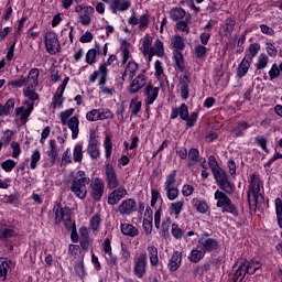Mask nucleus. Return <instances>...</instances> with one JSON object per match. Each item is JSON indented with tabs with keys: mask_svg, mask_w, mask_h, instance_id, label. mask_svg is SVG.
Listing matches in <instances>:
<instances>
[{
	"mask_svg": "<svg viewBox=\"0 0 282 282\" xmlns=\"http://www.w3.org/2000/svg\"><path fill=\"white\" fill-rule=\"evenodd\" d=\"M39 76V68H32L26 77L20 76L18 79L9 82V87H11V89H21V87H24L23 96L28 98V100L35 102V100H39V94L36 93Z\"/></svg>",
	"mask_w": 282,
	"mask_h": 282,
	"instance_id": "nucleus-1",
	"label": "nucleus"
},
{
	"mask_svg": "<svg viewBox=\"0 0 282 282\" xmlns=\"http://www.w3.org/2000/svg\"><path fill=\"white\" fill-rule=\"evenodd\" d=\"M91 178L87 176L85 171H78L70 183V191L78 197L85 199L87 197V186H89Z\"/></svg>",
	"mask_w": 282,
	"mask_h": 282,
	"instance_id": "nucleus-2",
	"label": "nucleus"
},
{
	"mask_svg": "<svg viewBox=\"0 0 282 282\" xmlns=\"http://www.w3.org/2000/svg\"><path fill=\"white\" fill-rule=\"evenodd\" d=\"M261 178H259V176L256 174H251L248 191L249 206H257L259 202H263V195H261Z\"/></svg>",
	"mask_w": 282,
	"mask_h": 282,
	"instance_id": "nucleus-3",
	"label": "nucleus"
},
{
	"mask_svg": "<svg viewBox=\"0 0 282 282\" xmlns=\"http://www.w3.org/2000/svg\"><path fill=\"white\" fill-rule=\"evenodd\" d=\"M177 116H180V118L186 122L187 127H195V123L197 122L198 118L197 112H192L191 115H188V106H186V104H182L178 108H172V120H175Z\"/></svg>",
	"mask_w": 282,
	"mask_h": 282,
	"instance_id": "nucleus-4",
	"label": "nucleus"
},
{
	"mask_svg": "<svg viewBox=\"0 0 282 282\" xmlns=\"http://www.w3.org/2000/svg\"><path fill=\"white\" fill-rule=\"evenodd\" d=\"M214 198L216 199L217 208H221L223 213H230V215H239L237 212V207L232 204V200L226 193L217 189L214 194Z\"/></svg>",
	"mask_w": 282,
	"mask_h": 282,
	"instance_id": "nucleus-5",
	"label": "nucleus"
},
{
	"mask_svg": "<svg viewBox=\"0 0 282 282\" xmlns=\"http://www.w3.org/2000/svg\"><path fill=\"white\" fill-rule=\"evenodd\" d=\"M105 181L95 177L89 183V195L94 202H100L105 195Z\"/></svg>",
	"mask_w": 282,
	"mask_h": 282,
	"instance_id": "nucleus-6",
	"label": "nucleus"
},
{
	"mask_svg": "<svg viewBox=\"0 0 282 282\" xmlns=\"http://www.w3.org/2000/svg\"><path fill=\"white\" fill-rule=\"evenodd\" d=\"M147 265H149L147 253H141L134 258L133 274L137 279H143L147 274Z\"/></svg>",
	"mask_w": 282,
	"mask_h": 282,
	"instance_id": "nucleus-7",
	"label": "nucleus"
},
{
	"mask_svg": "<svg viewBox=\"0 0 282 282\" xmlns=\"http://www.w3.org/2000/svg\"><path fill=\"white\" fill-rule=\"evenodd\" d=\"M199 248L205 252H217L220 248L219 241L215 238L208 237V235H203L197 241Z\"/></svg>",
	"mask_w": 282,
	"mask_h": 282,
	"instance_id": "nucleus-8",
	"label": "nucleus"
},
{
	"mask_svg": "<svg viewBox=\"0 0 282 282\" xmlns=\"http://www.w3.org/2000/svg\"><path fill=\"white\" fill-rule=\"evenodd\" d=\"M143 96L145 98L144 105L151 107L160 96V87H155L153 83L149 82L143 89Z\"/></svg>",
	"mask_w": 282,
	"mask_h": 282,
	"instance_id": "nucleus-9",
	"label": "nucleus"
},
{
	"mask_svg": "<svg viewBox=\"0 0 282 282\" xmlns=\"http://www.w3.org/2000/svg\"><path fill=\"white\" fill-rule=\"evenodd\" d=\"M106 184L110 191H113L120 186V181L118 180V174L113 165L107 163L105 166Z\"/></svg>",
	"mask_w": 282,
	"mask_h": 282,
	"instance_id": "nucleus-10",
	"label": "nucleus"
},
{
	"mask_svg": "<svg viewBox=\"0 0 282 282\" xmlns=\"http://www.w3.org/2000/svg\"><path fill=\"white\" fill-rule=\"evenodd\" d=\"M68 83L69 77H65L62 82V85L57 88V91L52 99V109H63V102L65 101V99L63 98V94H65V88L67 87Z\"/></svg>",
	"mask_w": 282,
	"mask_h": 282,
	"instance_id": "nucleus-11",
	"label": "nucleus"
},
{
	"mask_svg": "<svg viewBox=\"0 0 282 282\" xmlns=\"http://www.w3.org/2000/svg\"><path fill=\"white\" fill-rule=\"evenodd\" d=\"M129 25H137L138 30L141 32H147L149 29V23H151V18L149 17V13H143L139 17H135V14H132L128 20Z\"/></svg>",
	"mask_w": 282,
	"mask_h": 282,
	"instance_id": "nucleus-12",
	"label": "nucleus"
},
{
	"mask_svg": "<svg viewBox=\"0 0 282 282\" xmlns=\"http://www.w3.org/2000/svg\"><path fill=\"white\" fill-rule=\"evenodd\" d=\"M45 47L48 54H58L61 52V43L58 36L54 32H47L45 35Z\"/></svg>",
	"mask_w": 282,
	"mask_h": 282,
	"instance_id": "nucleus-13",
	"label": "nucleus"
},
{
	"mask_svg": "<svg viewBox=\"0 0 282 282\" xmlns=\"http://www.w3.org/2000/svg\"><path fill=\"white\" fill-rule=\"evenodd\" d=\"M107 74H109V70L107 69V64H100L98 69L89 75L88 80L91 84L98 80V85H105V83H107Z\"/></svg>",
	"mask_w": 282,
	"mask_h": 282,
	"instance_id": "nucleus-14",
	"label": "nucleus"
},
{
	"mask_svg": "<svg viewBox=\"0 0 282 282\" xmlns=\"http://www.w3.org/2000/svg\"><path fill=\"white\" fill-rule=\"evenodd\" d=\"M151 45H153V37L150 34H145V36L141 39L140 50L143 56H148L149 63H151L153 56H155V54L151 52Z\"/></svg>",
	"mask_w": 282,
	"mask_h": 282,
	"instance_id": "nucleus-15",
	"label": "nucleus"
},
{
	"mask_svg": "<svg viewBox=\"0 0 282 282\" xmlns=\"http://www.w3.org/2000/svg\"><path fill=\"white\" fill-rule=\"evenodd\" d=\"M126 195H128L127 188L124 186H120L117 189H113L108 195V204L109 206H116L120 204L121 199H124Z\"/></svg>",
	"mask_w": 282,
	"mask_h": 282,
	"instance_id": "nucleus-16",
	"label": "nucleus"
},
{
	"mask_svg": "<svg viewBox=\"0 0 282 282\" xmlns=\"http://www.w3.org/2000/svg\"><path fill=\"white\" fill-rule=\"evenodd\" d=\"M124 65V70L121 75V80L124 83L127 80H131L133 76H135V73L138 69H140V65L137 64L135 61L128 62Z\"/></svg>",
	"mask_w": 282,
	"mask_h": 282,
	"instance_id": "nucleus-17",
	"label": "nucleus"
},
{
	"mask_svg": "<svg viewBox=\"0 0 282 282\" xmlns=\"http://www.w3.org/2000/svg\"><path fill=\"white\" fill-rule=\"evenodd\" d=\"M53 210L55 213L56 224H61V221H69V219H72L68 207H63V205L57 204L54 206Z\"/></svg>",
	"mask_w": 282,
	"mask_h": 282,
	"instance_id": "nucleus-18",
	"label": "nucleus"
},
{
	"mask_svg": "<svg viewBox=\"0 0 282 282\" xmlns=\"http://www.w3.org/2000/svg\"><path fill=\"white\" fill-rule=\"evenodd\" d=\"M147 86V75H138L128 87L130 94H138L142 87Z\"/></svg>",
	"mask_w": 282,
	"mask_h": 282,
	"instance_id": "nucleus-19",
	"label": "nucleus"
},
{
	"mask_svg": "<svg viewBox=\"0 0 282 282\" xmlns=\"http://www.w3.org/2000/svg\"><path fill=\"white\" fill-rule=\"evenodd\" d=\"M135 206H137L135 199L128 198L121 202L118 210L120 215H133V213H135Z\"/></svg>",
	"mask_w": 282,
	"mask_h": 282,
	"instance_id": "nucleus-20",
	"label": "nucleus"
},
{
	"mask_svg": "<svg viewBox=\"0 0 282 282\" xmlns=\"http://www.w3.org/2000/svg\"><path fill=\"white\" fill-rule=\"evenodd\" d=\"M14 262L8 258H0V280L6 281L8 279V272L12 271Z\"/></svg>",
	"mask_w": 282,
	"mask_h": 282,
	"instance_id": "nucleus-21",
	"label": "nucleus"
},
{
	"mask_svg": "<svg viewBox=\"0 0 282 282\" xmlns=\"http://www.w3.org/2000/svg\"><path fill=\"white\" fill-rule=\"evenodd\" d=\"M26 108L24 107H18L15 109L17 116H20L22 121H26L28 118H30V115L32 113V111H34V101L29 100L25 101Z\"/></svg>",
	"mask_w": 282,
	"mask_h": 282,
	"instance_id": "nucleus-22",
	"label": "nucleus"
},
{
	"mask_svg": "<svg viewBox=\"0 0 282 282\" xmlns=\"http://www.w3.org/2000/svg\"><path fill=\"white\" fill-rule=\"evenodd\" d=\"M102 250L106 254V259L110 265H116L118 263V259L116 256H113V252L111 251V240L109 238H106L102 243Z\"/></svg>",
	"mask_w": 282,
	"mask_h": 282,
	"instance_id": "nucleus-23",
	"label": "nucleus"
},
{
	"mask_svg": "<svg viewBox=\"0 0 282 282\" xmlns=\"http://www.w3.org/2000/svg\"><path fill=\"white\" fill-rule=\"evenodd\" d=\"M131 8V0H112L110 2V9L112 12H127Z\"/></svg>",
	"mask_w": 282,
	"mask_h": 282,
	"instance_id": "nucleus-24",
	"label": "nucleus"
},
{
	"mask_svg": "<svg viewBox=\"0 0 282 282\" xmlns=\"http://www.w3.org/2000/svg\"><path fill=\"white\" fill-rule=\"evenodd\" d=\"M94 12L96 9L91 6H86L85 11L79 14V23L83 25H91V19H94Z\"/></svg>",
	"mask_w": 282,
	"mask_h": 282,
	"instance_id": "nucleus-25",
	"label": "nucleus"
},
{
	"mask_svg": "<svg viewBox=\"0 0 282 282\" xmlns=\"http://www.w3.org/2000/svg\"><path fill=\"white\" fill-rule=\"evenodd\" d=\"M204 257H206V252L203 251V249L199 247V243L197 242L196 247L193 248L188 254V261H191V263H199Z\"/></svg>",
	"mask_w": 282,
	"mask_h": 282,
	"instance_id": "nucleus-26",
	"label": "nucleus"
},
{
	"mask_svg": "<svg viewBox=\"0 0 282 282\" xmlns=\"http://www.w3.org/2000/svg\"><path fill=\"white\" fill-rule=\"evenodd\" d=\"M80 120H78V117H70L65 123V126L68 127L69 131H72L73 140H76L78 138V133H80V129L78 128Z\"/></svg>",
	"mask_w": 282,
	"mask_h": 282,
	"instance_id": "nucleus-27",
	"label": "nucleus"
},
{
	"mask_svg": "<svg viewBox=\"0 0 282 282\" xmlns=\"http://www.w3.org/2000/svg\"><path fill=\"white\" fill-rule=\"evenodd\" d=\"M188 85H191V79L188 78V75H184L180 79V84H178L181 98H183V100H188V96H189Z\"/></svg>",
	"mask_w": 282,
	"mask_h": 282,
	"instance_id": "nucleus-28",
	"label": "nucleus"
},
{
	"mask_svg": "<svg viewBox=\"0 0 282 282\" xmlns=\"http://www.w3.org/2000/svg\"><path fill=\"white\" fill-rule=\"evenodd\" d=\"M119 56L121 58V65H127V63L133 62V55H131V51L129 50V45L123 43L119 50Z\"/></svg>",
	"mask_w": 282,
	"mask_h": 282,
	"instance_id": "nucleus-29",
	"label": "nucleus"
},
{
	"mask_svg": "<svg viewBox=\"0 0 282 282\" xmlns=\"http://www.w3.org/2000/svg\"><path fill=\"white\" fill-rule=\"evenodd\" d=\"M120 230L124 237H138L140 235V230L129 223H121Z\"/></svg>",
	"mask_w": 282,
	"mask_h": 282,
	"instance_id": "nucleus-30",
	"label": "nucleus"
},
{
	"mask_svg": "<svg viewBox=\"0 0 282 282\" xmlns=\"http://www.w3.org/2000/svg\"><path fill=\"white\" fill-rule=\"evenodd\" d=\"M87 151L91 160H98V158H100V147L98 145V141L96 139L89 140Z\"/></svg>",
	"mask_w": 282,
	"mask_h": 282,
	"instance_id": "nucleus-31",
	"label": "nucleus"
},
{
	"mask_svg": "<svg viewBox=\"0 0 282 282\" xmlns=\"http://www.w3.org/2000/svg\"><path fill=\"white\" fill-rule=\"evenodd\" d=\"M180 265H182V252L175 251L170 259L167 268L171 272H176V270H180Z\"/></svg>",
	"mask_w": 282,
	"mask_h": 282,
	"instance_id": "nucleus-32",
	"label": "nucleus"
},
{
	"mask_svg": "<svg viewBox=\"0 0 282 282\" xmlns=\"http://www.w3.org/2000/svg\"><path fill=\"white\" fill-rule=\"evenodd\" d=\"M58 145L56 144V140L51 139L48 142V151H47V155L52 162V164L56 163V160L58 159Z\"/></svg>",
	"mask_w": 282,
	"mask_h": 282,
	"instance_id": "nucleus-33",
	"label": "nucleus"
},
{
	"mask_svg": "<svg viewBox=\"0 0 282 282\" xmlns=\"http://www.w3.org/2000/svg\"><path fill=\"white\" fill-rule=\"evenodd\" d=\"M150 52L159 58H162V56H164V43L161 40L156 39L150 45Z\"/></svg>",
	"mask_w": 282,
	"mask_h": 282,
	"instance_id": "nucleus-34",
	"label": "nucleus"
},
{
	"mask_svg": "<svg viewBox=\"0 0 282 282\" xmlns=\"http://www.w3.org/2000/svg\"><path fill=\"white\" fill-rule=\"evenodd\" d=\"M89 226L93 235H98V232H100V228L102 226V218L100 217V214H96L90 218Z\"/></svg>",
	"mask_w": 282,
	"mask_h": 282,
	"instance_id": "nucleus-35",
	"label": "nucleus"
},
{
	"mask_svg": "<svg viewBox=\"0 0 282 282\" xmlns=\"http://www.w3.org/2000/svg\"><path fill=\"white\" fill-rule=\"evenodd\" d=\"M250 65H252V58L245 57L238 66L237 76H239V78H243V76L248 74Z\"/></svg>",
	"mask_w": 282,
	"mask_h": 282,
	"instance_id": "nucleus-36",
	"label": "nucleus"
},
{
	"mask_svg": "<svg viewBox=\"0 0 282 282\" xmlns=\"http://www.w3.org/2000/svg\"><path fill=\"white\" fill-rule=\"evenodd\" d=\"M192 206H194L197 213H200L202 215H206V213H208L209 207L206 200H199V198H193Z\"/></svg>",
	"mask_w": 282,
	"mask_h": 282,
	"instance_id": "nucleus-37",
	"label": "nucleus"
},
{
	"mask_svg": "<svg viewBox=\"0 0 282 282\" xmlns=\"http://www.w3.org/2000/svg\"><path fill=\"white\" fill-rule=\"evenodd\" d=\"M154 76L159 80L160 85H162V82L166 77L164 74V66L160 59L154 63Z\"/></svg>",
	"mask_w": 282,
	"mask_h": 282,
	"instance_id": "nucleus-38",
	"label": "nucleus"
},
{
	"mask_svg": "<svg viewBox=\"0 0 282 282\" xmlns=\"http://www.w3.org/2000/svg\"><path fill=\"white\" fill-rule=\"evenodd\" d=\"M232 30H235V20L227 19L220 29V35L230 36V34H232Z\"/></svg>",
	"mask_w": 282,
	"mask_h": 282,
	"instance_id": "nucleus-39",
	"label": "nucleus"
},
{
	"mask_svg": "<svg viewBox=\"0 0 282 282\" xmlns=\"http://www.w3.org/2000/svg\"><path fill=\"white\" fill-rule=\"evenodd\" d=\"M19 232L12 228H8L6 225H0V241L1 239H10V237H17Z\"/></svg>",
	"mask_w": 282,
	"mask_h": 282,
	"instance_id": "nucleus-40",
	"label": "nucleus"
},
{
	"mask_svg": "<svg viewBox=\"0 0 282 282\" xmlns=\"http://www.w3.org/2000/svg\"><path fill=\"white\" fill-rule=\"evenodd\" d=\"M170 210L175 218L180 217L182 210H184V200H176L170 204Z\"/></svg>",
	"mask_w": 282,
	"mask_h": 282,
	"instance_id": "nucleus-41",
	"label": "nucleus"
},
{
	"mask_svg": "<svg viewBox=\"0 0 282 282\" xmlns=\"http://www.w3.org/2000/svg\"><path fill=\"white\" fill-rule=\"evenodd\" d=\"M199 162V150L191 149L187 153V164L188 166H195Z\"/></svg>",
	"mask_w": 282,
	"mask_h": 282,
	"instance_id": "nucleus-42",
	"label": "nucleus"
},
{
	"mask_svg": "<svg viewBox=\"0 0 282 282\" xmlns=\"http://www.w3.org/2000/svg\"><path fill=\"white\" fill-rule=\"evenodd\" d=\"M243 265H246L247 274H254L257 270H261L263 264H261V261L259 260H251L250 262H247Z\"/></svg>",
	"mask_w": 282,
	"mask_h": 282,
	"instance_id": "nucleus-43",
	"label": "nucleus"
},
{
	"mask_svg": "<svg viewBox=\"0 0 282 282\" xmlns=\"http://www.w3.org/2000/svg\"><path fill=\"white\" fill-rule=\"evenodd\" d=\"M250 129V124H248V122L246 121H240L234 129H232V133L234 135H236V138H241V135H243V133L246 132V130Z\"/></svg>",
	"mask_w": 282,
	"mask_h": 282,
	"instance_id": "nucleus-44",
	"label": "nucleus"
},
{
	"mask_svg": "<svg viewBox=\"0 0 282 282\" xmlns=\"http://www.w3.org/2000/svg\"><path fill=\"white\" fill-rule=\"evenodd\" d=\"M176 177H177L176 171L170 172V174L166 176L165 182H164V189L177 188V186H175V183L177 182Z\"/></svg>",
	"mask_w": 282,
	"mask_h": 282,
	"instance_id": "nucleus-45",
	"label": "nucleus"
},
{
	"mask_svg": "<svg viewBox=\"0 0 282 282\" xmlns=\"http://www.w3.org/2000/svg\"><path fill=\"white\" fill-rule=\"evenodd\" d=\"M98 52H100V48L98 46H96L95 48H90L86 53L85 61H86L87 65H94V63H96V56H98Z\"/></svg>",
	"mask_w": 282,
	"mask_h": 282,
	"instance_id": "nucleus-46",
	"label": "nucleus"
},
{
	"mask_svg": "<svg viewBox=\"0 0 282 282\" xmlns=\"http://www.w3.org/2000/svg\"><path fill=\"white\" fill-rule=\"evenodd\" d=\"M213 174L218 186L220 184H224V182L228 181V174H226V172L221 167H218V170H215Z\"/></svg>",
	"mask_w": 282,
	"mask_h": 282,
	"instance_id": "nucleus-47",
	"label": "nucleus"
},
{
	"mask_svg": "<svg viewBox=\"0 0 282 282\" xmlns=\"http://www.w3.org/2000/svg\"><path fill=\"white\" fill-rule=\"evenodd\" d=\"M148 252L151 265H158V263L160 262V259L158 258V248H155L154 246H149Z\"/></svg>",
	"mask_w": 282,
	"mask_h": 282,
	"instance_id": "nucleus-48",
	"label": "nucleus"
},
{
	"mask_svg": "<svg viewBox=\"0 0 282 282\" xmlns=\"http://www.w3.org/2000/svg\"><path fill=\"white\" fill-rule=\"evenodd\" d=\"M171 45L174 52H182V50H184V39L180 35H175L172 37Z\"/></svg>",
	"mask_w": 282,
	"mask_h": 282,
	"instance_id": "nucleus-49",
	"label": "nucleus"
},
{
	"mask_svg": "<svg viewBox=\"0 0 282 282\" xmlns=\"http://www.w3.org/2000/svg\"><path fill=\"white\" fill-rule=\"evenodd\" d=\"M104 149L105 155L107 160H109V158H111V151H113V143L111 142V137L109 134H106L105 137Z\"/></svg>",
	"mask_w": 282,
	"mask_h": 282,
	"instance_id": "nucleus-50",
	"label": "nucleus"
},
{
	"mask_svg": "<svg viewBox=\"0 0 282 282\" xmlns=\"http://www.w3.org/2000/svg\"><path fill=\"white\" fill-rule=\"evenodd\" d=\"M274 206H275V215H276L278 225L280 228H282V199L275 198Z\"/></svg>",
	"mask_w": 282,
	"mask_h": 282,
	"instance_id": "nucleus-51",
	"label": "nucleus"
},
{
	"mask_svg": "<svg viewBox=\"0 0 282 282\" xmlns=\"http://www.w3.org/2000/svg\"><path fill=\"white\" fill-rule=\"evenodd\" d=\"M282 72V62L279 64H273L269 70L270 80H274L281 76Z\"/></svg>",
	"mask_w": 282,
	"mask_h": 282,
	"instance_id": "nucleus-52",
	"label": "nucleus"
},
{
	"mask_svg": "<svg viewBox=\"0 0 282 282\" xmlns=\"http://www.w3.org/2000/svg\"><path fill=\"white\" fill-rule=\"evenodd\" d=\"M171 235L172 237H174V239H177L178 241H181V239L184 238V229H181L180 225L174 223L171 226Z\"/></svg>",
	"mask_w": 282,
	"mask_h": 282,
	"instance_id": "nucleus-53",
	"label": "nucleus"
},
{
	"mask_svg": "<svg viewBox=\"0 0 282 282\" xmlns=\"http://www.w3.org/2000/svg\"><path fill=\"white\" fill-rule=\"evenodd\" d=\"M175 67L182 72L184 69V55H182V51H174L173 52Z\"/></svg>",
	"mask_w": 282,
	"mask_h": 282,
	"instance_id": "nucleus-54",
	"label": "nucleus"
},
{
	"mask_svg": "<svg viewBox=\"0 0 282 282\" xmlns=\"http://www.w3.org/2000/svg\"><path fill=\"white\" fill-rule=\"evenodd\" d=\"M140 109H142V101L135 97L130 102L131 116H138V113H140Z\"/></svg>",
	"mask_w": 282,
	"mask_h": 282,
	"instance_id": "nucleus-55",
	"label": "nucleus"
},
{
	"mask_svg": "<svg viewBox=\"0 0 282 282\" xmlns=\"http://www.w3.org/2000/svg\"><path fill=\"white\" fill-rule=\"evenodd\" d=\"M183 17H186V11H184L182 8L172 9L170 12V18L172 21H180V19Z\"/></svg>",
	"mask_w": 282,
	"mask_h": 282,
	"instance_id": "nucleus-56",
	"label": "nucleus"
},
{
	"mask_svg": "<svg viewBox=\"0 0 282 282\" xmlns=\"http://www.w3.org/2000/svg\"><path fill=\"white\" fill-rule=\"evenodd\" d=\"M218 186L221 191H224V193H227V195H232V193H235V184L230 183L228 178Z\"/></svg>",
	"mask_w": 282,
	"mask_h": 282,
	"instance_id": "nucleus-57",
	"label": "nucleus"
},
{
	"mask_svg": "<svg viewBox=\"0 0 282 282\" xmlns=\"http://www.w3.org/2000/svg\"><path fill=\"white\" fill-rule=\"evenodd\" d=\"M39 162H41V151L34 150L31 155L30 169L32 171H34L36 169Z\"/></svg>",
	"mask_w": 282,
	"mask_h": 282,
	"instance_id": "nucleus-58",
	"label": "nucleus"
},
{
	"mask_svg": "<svg viewBox=\"0 0 282 282\" xmlns=\"http://www.w3.org/2000/svg\"><path fill=\"white\" fill-rule=\"evenodd\" d=\"M246 274H248V270L246 269V264L240 265L235 274V282H241L246 279Z\"/></svg>",
	"mask_w": 282,
	"mask_h": 282,
	"instance_id": "nucleus-59",
	"label": "nucleus"
},
{
	"mask_svg": "<svg viewBox=\"0 0 282 282\" xmlns=\"http://www.w3.org/2000/svg\"><path fill=\"white\" fill-rule=\"evenodd\" d=\"M164 191L170 202H175V199L180 197V189L177 187H170V188H165Z\"/></svg>",
	"mask_w": 282,
	"mask_h": 282,
	"instance_id": "nucleus-60",
	"label": "nucleus"
},
{
	"mask_svg": "<svg viewBox=\"0 0 282 282\" xmlns=\"http://www.w3.org/2000/svg\"><path fill=\"white\" fill-rule=\"evenodd\" d=\"M72 116H74V108H69V109L62 111L59 113V119H61L62 124L65 126V123L69 121V118H72Z\"/></svg>",
	"mask_w": 282,
	"mask_h": 282,
	"instance_id": "nucleus-61",
	"label": "nucleus"
},
{
	"mask_svg": "<svg viewBox=\"0 0 282 282\" xmlns=\"http://www.w3.org/2000/svg\"><path fill=\"white\" fill-rule=\"evenodd\" d=\"M98 112H99V120H109L113 118V112H111L109 108H99Z\"/></svg>",
	"mask_w": 282,
	"mask_h": 282,
	"instance_id": "nucleus-62",
	"label": "nucleus"
},
{
	"mask_svg": "<svg viewBox=\"0 0 282 282\" xmlns=\"http://www.w3.org/2000/svg\"><path fill=\"white\" fill-rule=\"evenodd\" d=\"M73 158L75 162L83 161V144H76L73 151Z\"/></svg>",
	"mask_w": 282,
	"mask_h": 282,
	"instance_id": "nucleus-63",
	"label": "nucleus"
},
{
	"mask_svg": "<svg viewBox=\"0 0 282 282\" xmlns=\"http://www.w3.org/2000/svg\"><path fill=\"white\" fill-rule=\"evenodd\" d=\"M268 61L269 58L267 57V55H259L256 63L257 69H265V67H268Z\"/></svg>",
	"mask_w": 282,
	"mask_h": 282,
	"instance_id": "nucleus-64",
	"label": "nucleus"
}]
</instances>
